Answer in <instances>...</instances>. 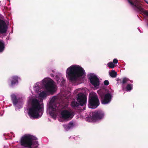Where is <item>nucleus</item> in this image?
Masks as SVG:
<instances>
[{"instance_id": "nucleus-1", "label": "nucleus", "mask_w": 148, "mask_h": 148, "mask_svg": "<svg viewBox=\"0 0 148 148\" xmlns=\"http://www.w3.org/2000/svg\"><path fill=\"white\" fill-rule=\"evenodd\" d=\"M27 103L30 106L28 109L30 118L34 119L41 117L43 113L42 101L30 97L29 98Z\"/></svg>"}, {"instance_id": "nucleus-2", "label": "nucleus", "mask_w": 148, "mask_h": 148, "mask_svg": "<svg viewBox=\"0 0 148 148\" xmlns=\"http://www.w3.org/2000/svg\"><path fill=\"white\" fill-rule=\"evenodd\" d=\"M42 85L44 86L45 89L51 94H53L56 91L57 86L54 81L50 78L47 77L44 78L41 82L35 83L33 86L34 91L39 93L41 91Z\"/></svg>"}, {"instance_id": "nucleus-3", "label": "nucleus", "mask_w": 148, "mask_h": 148, "mask_svg": "<svg viewBox=\"0 0 148 148\" xmlns=\"http://www.w3.org/2000/svg\"><path fill=\"white\" fill-rule=\"evenodd\" d=\"M85 73L84 69L77 65H72L66 71V78L71 81H76L79 77L84 76Z\"/></svg>"}, {"instance_id": "nucleus-4", "label": "nucleus", "mask_w": 148, "mask_h": 148, "mask_svg": "<svg viewBox=\"0 0 148 148\" xmlns=\"http://www.w3.org/2000/svg\"><path fill=\"white\" fill-rule=\"evenodd\" d=\"M64 99V96L58 95L53 96L50 98V101L47 105L48 109L47 112H48L50 115L54 119L56 118L57 115L60 111V108L58 106L60 100Z\"/></svg>"}, {"instance_id": "nucleus-5", "label": "nucleus", "mask_w": 148, "mask_h": 148, "mask_svg": "<svg viewBox=\"0 0 148 148\" xmlns=\"http://www.w3.org/2000/svg\"><path fill=\"white\" fill-rule=\"evenodd\" d=\"M36 138L29 134H26L23 136L21 140V145L24 147L29 148H39L38 142L35 140Z\"/></svg>"}, {"instance_id": "nucleus-6", "label": "nucleus", "mask_w": 148, "mask_h": 148, "mask_svg": "<svg viewBox=\"0 0 148 148\" xmlns=\"http://www.w3.org/2000/svg\"><path fill=\"white\" fill-rule=\"evenodd\" d=\"M132 8L136 12L148 16V11L145 10L140 0H127Z\"/></svg>"}, {"instance_id": "nucleus-7", "label": "nucleus", "mask_w": 148, "mask_h": 148, "mask_svg": "<svg viewBox=\"0 0 148 148\" xmlns=\"http://www.w3.org/2000/svg\"><path fill=\"white\" fill-rule=\"evenodd\" d=\"M77 100L78 103L75 100L72 101L71 106L72 108H75L79 105L83 106L85 105L86 103L87 97L84 94L80 93L78 94Z\"/></svg>"}, {"instance_id": "nucleus-8", "label": "nucleus", "mask_w": 148, "mask_h": 148, "mask_svg": "<svg viewBox=\"0 0 148 148\" xmlns=\"http://www.w3.org/2000/svg\"><path fill=\"white\" fill-rule=\"evenodd\" d=\"M104 113L101 110L95 111L90 114V116L86 118L87 121L88 122H94L98 120L103 118Z\"/></svg>"}, {"instance_id": "nucleus-9", "label": "nucleus", "mask_w": 148, "mask_h": 148, "mask_svg": "<svg viewBox=\"0 0 148 148\" xmlns=\"http://www.w3.org/2000/svg\"><path fill=\"white\" fill-rule=\"evenodd\" d=\"M13 105L15 108L16 111L19 110L21 108L24 103L23 100L17 97V94H12L10 95Z\"/></svg>"}, {"instance_id": "nucleus-10", "label": "nucleus", "mask_w": 148, "mask_h": 148, "mask_svg": "<svg viewBox=\"0 0 148 148\" xmlns=\"http://www.w3.org/2000/svg\"><path fill=\"white\" fill-rule=\"evenodd\" d=\"M88 77L91 84L96 89L99 88L100 84L99 79L97 75L94 73H90L88 75Z\"/></svg>"}, {"instance_id": "nucleus-11", "label": "nucleus", "mask_w": 148, "mask_h": 148, "mask_svg": "<svg viewBox=\"0 0 148 148\" xmlns=\"http://www.w3.org/2000/svg\"><path fill=\"white\" fill-rule=\"evenodd\" d=\"M99 104V100L97 95L94 94L90 96L88 104L89 108L95 109L98 107Z\"/></svg>"}, {"instance_id": "nucleus-12", "label": "nucleus", "mask_w": 148, "mask_h": 148, "mask_svg": "<svg viewBox=\"0 0 148 148\" xmlns=\"http://www.w3.org/2000/svg\"><path fill=\"white\" fill-rule=\"evenodd\" d=\"M101 103L105 105L110 103L113 97V94L110 92L101 96Z\"/></svg>"}, {"instance_id": "nucleus-13", "label": "nucleus", "mask_w": 148, "mask_h": 148, "mask_svg": "<svg viewBox=\"0 0 148 148\" xmlns=\"http://www.w3.org/2000/svg\"><path fill=\"white\" fill-rule=\"evenodd\" d=\"M62 117L63 119L69 120L71 119L74 115V113L71 110H64L61 113Z\"/></svg>"}, {"instance_id": "nucleus-14", "label": "nucleus", "mask_w": 148, "mask_h": 148, "mask_svg": "<svg viewBox=\"0 0 148 148\" xmlns=\"http://www.w3.org/2000/svg\"><path fill=\"white\" fill-rule=\"evenodd\" d=\"M20 78L17 75L13 76L10 77L8 80L9 86L12 87L15 85H17L18 83V80H20Z\"/></svg>"}, {"instance_id": "nucleus-15", "label": "nucleus", "mask_w": 148, "mask_h": 148, "mask_svg": "<svg viewBox=\"0 0 148 148\" xmlns=\"http://www.w3.org/2000/svg\"><path fill=\"white\" fill-rule=\"evenodd\" d=\"M8 27L5 22L0 19V33L3 34L7 31Z\"/></svg>"}, {"instance_id": "nucleus-16", "label": "nucleus", "mask_w": 148, "mask_h": 148, "mask_svg": "<svg viewBox=\"0 0 148 148\" xmlns=\"http://www.w3.org/2000/svg\"><path fill=\"white\" fill-rule=\"evenodd\" d=\"M55 79L57 83L60 84L61 86L64 84L65 81V79H64L61 74L56 75Z\"/></svg>"}, {"instance_id": "nucleus-17", "label": "nucleus", "mask_w": 148, "mask_h": 148, "mask_svg": "<svg viewBox=\"0 0 148 148\" xmlns=\"http://www.w3.org/2000/svg\"><path fill=\"white\" fill-rule=\"evenodd\" d=\"M48 92L51 94L50 93L48 92L47 91H41L39 93H38V98L42 100L45 99L48 95Z\"/></svg>"}, {"instance_id": "nucleus-18", "label": "nucleus", "mask_w": 148, "mask_h": 148, "mask_svg": "<svg viewBox=\"0 0 148 148\" xmlns=\"http://www.w3.org/2000/svg\"><path fill=\"white\" fill-rule=\"evenodd\" d=\"M118 81L120 82V83L122 84H127L130 83H133L132 80H130L128 78L126 77H123L122 79H119L118 80Z\"/></svg>"}, {"instance_id": "nucleus-19", "label": "nucleus", "mask_w": 148, "mask_h": 148, "mask_svg": "<svg viewBox=\"0 0 148 148\" xmlns=\"http://www.w3.org/2000/svg\"><path fill=\"white\" fill-rule=\"evenodd\" d=\"M63 126L66 130L68 131L72 128L74 126V125L73 123L71 122L68 124L63 125Z\"/></svg>"}, {"instance_id": "nucleus-20", "label": "nucleus", "mask_w": 148, "mask_h": 148, "mask_svg": "<svg viewBox=\"0 0 148 148\" xmlns=\"http://www.w3.org/2000/svg\"><path fill=\"white\" fill-rule=\"evenodd\" d=\"M133 88V85L132 83H130L127 84L125 89V90L127 92H130L132 90Z\"/></svg>"}, {"instance_id": "nucleus-21", "label": "nucleus", "mask_w": 148, "mask_h": 148, "mask_svg": "<svg viewBox=\"0 0 148 148\" xmlns=\"http://www.w3.org/2000/svg\"><path fill=\"white\" fill-rule=\"evenodd\" d=\"M5 48V43L2 40H0V52L3 51Z\"/></svg>"}, {"instance_id": "nucleus-22", "label": "nucleus", "mask_w": 148, "mask_h": 148, "mask_svg": "<svg viewBox=\"0 0 148 148\" xmlns=\"http://www.w3.org/2000/svg\"><path fill=\"white\" fill-rule=\"evenodd\" d=\"M109 75L111 77L114 78L116 76L117 73L114 70H112L110 72H109Z\"/></svg>"}, {"instance_id": "nucleus-23", "label": "nucleus", "mask_w": 148, "mask_h": 148, "mask_svg": "<svg viewBox=\"0 0 148 148\" xmlns=\"http://www.w3.org/2000/svg\"><path fill=\"white\" fill-rule=\"evenodd\" d=\"M107 66L109 68H114L115 67V65L112 62H110L108 63L107 64Z\"/></svg>"}, {"instance_id": "nucleus-24", "label": "nucleus", "mask_w": 148, "mask_h": 148, "mask_svg": "<svg viewBox=\"0 0 148 148\" xmlns=\"http://www.w3.org/2000/svg\"><path fill=\"white\" fill-rule=\"evenodd\" d=\"M109 81L107 80H106L104 82V85L106 86L108 85L109 84Z\"/></svg>"}, {"instance_id": "nucleus-25", "label": "nucleus", "mask_w": 148, "mask_h": 148, "mask_svg": "<svg viewBox=\"0 0 148 148\" xmlns=\"http://www.w3.org/2000/svg\"><path fill=\"white\" fill-rule=\"evenodd\" d=\"M113 63L114 64H117L118 62V61L116 59H115V58L113 59Z\"/></svg>"}, {"instance_id": "nucleus-26", "label": "nucleus", "mask_w": 148, "mask_h": 148, "mask_svg": "<svg viewBox=\"0 0 148 148\" xmlns=\"http://www.w3.org/2000/svg\"><path fill=\"white\" fill-rule=\"evenodd\" d=\"M50 76H51V77H54V75H53V74H52V73L50 74Z\"/></svg>"}, {"instance_id": "nucleus-27", "label": "nucleus", "mask_w": 148, "mask_h": 148, "mask_svg": "<svg viewBox=\"0 0 148 148\" xmlns=\"http://www.w3.org/2000/svg\"><path fill=\"white\" fill-rule=\"evenodd\" d=\"M148 4V0H144Z\"/></svg>"}, {"instance_id": "nucleus-28", "label": "nucleus", "mask_w": 148, "mask_h": 148, "mask_svg": "<svg viewBox=\"0 0 148 148\" xmlns=\"http://www.w3.org/2000/svg\"><path fill=\"white\" fill-rule=\"evenodd\" d=\"M52 72L54 73V72H55V71H54V70H52Z\"/></svg>"}, {"instance_id": "nucleus-29", "label": "nucleus", "mask_w": 148, "mask_h": 148, "mask_svg": "<svg viewBox=\"0 0 148 148\" xmlns=\"http://www.w3.org/2000/svg\"><path fill=\"white\" fill-rule=\"evenodd\" d=\"M147 26L148 27V23L147 24Z\"/></svg>"}]
</instances>
